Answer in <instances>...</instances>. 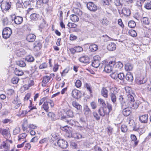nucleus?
Here are the masks:
<instances>
[{
	"mask_svg": "<svg viewBox=\"0 0 151 151\" xmlns=\"http://www.w3.org/2000/svg\"><path fill=\"white\" fill-rule=\"evenodd\" d=\"M109 90L110 91L109 96L111 101L113 103L115 104L116 101V95L118 92V89L116 87H110Z\"/></svg>",
	"mask_w": 151,
	"mask_h": 151,
	"instance_id": "nucleus-1",
	"label": "nucleus"
},
{
	"mask_svg": "<svg viewBox=\"0 0 151 151\" xmlns=\"http://www.w3.org/2000/svg\"><path fill=\"white\" fill-rule=\"evenodd\" d=\"M12 3L9 1L4 2L0 5V7L3 12L7 11L11 8Z\"/></svg>",
	"mask_w": 151,
	"mask_h": 151,
	"instance_id": "nucleus-2",
	"label": "nucleus"
},
{
	"mask_svg": "<svg viewBox=\"0 0 151 151\" xmlns=\"http://www.w3.org/2000/svg\"><path fill=\"white\" fill-rule=\"evenodd\" d=\"M2 134L4 137L6 138L7 143L9 142L10 143H12L10 132L8 129H3L2 131Z\"/></svg>",
	"mask_w": 151,
	"mask_h": 151,
	"instance_id": "nucleus-3",
	"label": "nucleus"
},
{
	"mask_svg": "<svg viewBox=\"0 0 151 151\" xmlns=\"http://www.w3.org/2000/svg\"><path fill=\"white\" fill-rule=\"evenodd\" d=\"M12 33V30L9 27L4 28L2 32V37L4 38L7 39L9 37Z\"/></svg>",
	"mask_w": 151,
	"mask_h": 151,
	"instance_id": "nucleus-4",
	"label": "nucleus"
},
{
	"mask_svg": "<svg viewBox=\"0 0 151 151\" xmlns=\"http://www.w3.org/2000/svg\"><path fill=\"white\" fill-rule=\"evenodd\" d=\"M11 20L14 21V23L17 24H20L23 22V19L22 17L20 16H16L15 14H12L10 16Z\"/></svg>",
	"mask_w": 151,
	"mask_h": 151,
	"instance_id": "nucleus-5",
	"label": "nucleus"
},
{
	"mask_svg": "<svg viewBox=\"0 0 151 151\" xmlns=\"http://www.w3.org/2000/svg\"><path fill=\"white\" fill-rule=\"evenodd\" d=\"M114 61H111L109 63L106 64L104 66V70L107 73L111 72L113 70Z\"/></svg>",
	"mask_w": 151,
	"mask_h": 151,
	"instance_id": "nucleus-6",
	"label": "nucleus"
},
{
	"mask_svg": "<svg viewBox=\"0 0 151 151\" xmlns=\"http://www.w3.org/2000/svg\"><path fill=\"white\" fill-rule=\"evenodd\" d=\"M146 81V76L144 74H141L139 76L137 77L136 79V83L139 84H142Z\"/></svg>",
	"mask_w": 151,
	"mask_h": 151,
	"instance_id": "nucleus-7",
	"label": "nucleus"
},
{
	"mask_svg": "<svg viewBox=\"0 0 151 151\" xmlns=\"http://www.w3.org/2000/svg\"><path fill=\"white\" fill-rule=\"evenodd\" d=\"M61 129L62 131L66 133V135L68 137H72L71 128L66 125L61 127Z\"/></svg>",
	"mask_w": 151,
	"mask_h": 151,
	"instance_id": "nucleus-8",
	"label": "nucleus"
},
{
	"mask_svg": "<svg viewBox=\"0 0 151 151\" xmlns=\"http://www.w3.org/2000/svg\"><path fill=\"white\" fill-rule=\"evenodd\" d=\"M87 7L89 10L93 12L96 11L98 8L97 6L91 2L87 3Z\"/></svg>",
	"mask_w": 151,
	"mask_h": 151,
	"instance_id": "nucleus-9",
	"label": "nucleus"
},
{
	"mask_svg": "<svg viewBox=\"0 0 151 151\" xmlns=\"http://www.w3.org/2000/svg\"><path fill=\"white\" fill-rule=\"evenodd\" d=\"M57 143L58 146L62 148H66L68 146L67 142L63 139L58 140Z\"/></svg>",
	"mask_w": 151,
	"mask_h": 151,
	"instance_id": "nucleus-10",
	"label": "nucleus"
},
{
	"mask_svg": "<svg viewBox=\"0 0 151 151\" xmlns=\"http://www.w3.org/2000/svg\"><path fill=\"white\" fill-rule=\"evenodd\" d=\"M15 109H17L22 105L20 100L17 98H15L12 101Z\"/></svg>",
	"mask_w": 151,
	"mask_h": 151,
	"instance_id": "nucleus-11",
	"label": "nucleus"
},
{
	"mask_svg": "<svg viewBox=\"0 0 151 151\" xmlns=\"http://www.w3.org/2000/svg\"><path fill=\"white\" fill-rule=\"evenodd\" d=\"M83 111L84 114L86 117L89 116L91 113L90 109L86 105H84L83 106Z\"/></svg>",
	"mask_w": 151,
	"mask_h": 151,
	"instance_id": "nucleus-12",
	"label": "nucleus"
},
{
	"mask_svg": "<svg viewBox=\"0 0 151 151\" xmlns=\"http://www.w3.org/2000/svg\"><path fill=\"white\" fill-rule=\"evenodd\" d=\"M148 119V115L147 114H144L141 115L139 117V119L140 121L144 123H145L147 122Z\"/></svg>",
	"mask_w": 151,
	"mask_h": 151,
	"instance_id": "nucleus-13",
	"label": "nucleus"
},
{
	"mask_svg": "<svg viewBox=\"0 0 151 151\" xmlns=\"http://www.w3.org/2000/svg\"><path fill=\"white\" fill-rule=\"evenodd\" d=\"M122 14L124 16L127 17L130 15L131 11L128 8H123L122 10Z\"/></svg>",
	"mask_w": 151,
	"mask_h": 151,
	"instance_id": "nucleus-14",
	"label": "nucleus"
},
{
	"mask_svg": "<svg viewBox=\"0 0 151 151\" xmlns=\"http://www.w3.org/2000/svg\"><path fill=\"white\" fill-rule=\"evenodd\" d=\"M116 47V46L115 43L112 42H110L107 46V49L110 51L115 50Z\"/></svg>",
	"mask_w": 151,
	"mask_h": 151,
	"instance_id": "nucleus-15",
	"label": "nucleus"
},
{
	"mask_svg": "<svg viewBox=\"0 0 151 151\" xmlns=\"http://www.w3.org/2000/svg\"><path fill=\"white\" fill-rule=\"evenodd\" d=\"M36 36L33 34H28L27 37V40L29 42H33L35 41Z\"/></svg>",
	"mask_w": 151,
	"mask_h": 151,
	"instance_id": "nucleus-16",
	"label": "nucleus"
},
{
	"mask_svg": "<svg viewBox=\"0 0 151 151\" xmlns=\"http://www.w3.org/2000/svg\"><path fill=\"white\" fill-rule=\"evenodd\" d=\"M126 107V106H125L123 107V108H122V109H124L122 111V113L124 116H128L130 114L131 112L129 110V109Z\"/></svg>",
	"mask_w": 151,
	"mask_h": 151,
	"instance_id": "nucleus-17",
	"label": "nucleus"
},
{
	"mask_svg": "<svg viewBox=\"0 0 151 151\" xmlns=\"http://www.w3.org/2000/svg\"><path fill=\"white\" fill-rule=\"evenodd\" d=\"M139 103L138 102H135L134 101L131 103H129V105H127V106L129 107L132 109H136L139 106Z\"/></svg>",
	"mask_w": 151,
	"mask_h": 151,
	"instance_id": "nucleus-18",
	"label": "nucleus"
},
{
	"mask_svg": "<svg viewBox=\"0 0 151 151\" xmlns=\"http://www.w3.org/2000/svg\"><path fill=\"white\" fill-rule=\"evenodd\" d=\"M79 60L81 62L85 63H88L89 61V58L86 56L81 57L80 58Z\"/></svg>",
	"mask_w": 151,
	"mask_h": 151,
	"instance_id": "nucleus-19",
	"label": "nucleus"
},
{
	"mask_svg": "<svg viewBox=\"0 0 151 151\" xmlns=\"http://www.w3.org/2000/svg\"><path fill=\"white\" fill-rule=\"evenodd\" d=\"M67 117L66 116H63L61 117V119L62 120H64L65 119V122H66L68 124L71 125H73L75 124V122L73 120L71 119L69 120L66 119Z\"/></svg>",
	"mask_w": 151,
	"mask_h": 151,
	"instance_id": "nucleus-20",
	"label": "nucleus"
},
{
	"mask_svg": "<svg viewBox=\"0 0 151 151\" xmlns=\"http://www.w3.org/2000/svg\"><path fill=\"white\" fill-rule=\"evenodd\" d=\"M106 108H103L102 110L101 111V109L100 108L98 110V112L100 116H104L105 115H107L109 114V112H107V111H106Z\"/></svg>",
	"mask_w": 151,
	"mask_h": 151,
	"instance_id": "nucleus-21",
	"label": "nucleus"
},
{
	"mask_svg": "<svg viewBox=\"0 0 151 151\" xmlns=\"http://www.w3.org/2000/svg\"><path fill=\"white\" fill-rule=\"evenodd\" d=\"M101 95L105 98L108 96V91L105 88H103L101 90Z\"/></svg>",
	"mask_w": 151,
	"mask_h": 151,
	"instance_id": "nucleus-22",
	"label": "nucleus"
},
{
	"mask_svg": "<svg viewBox=\"0 0 151 151\" xmlns=\"http://www.w3.org/2000/svg\"><path fill=\"white\" fill-rule=\"evenodd\" d=\"M124 68L126 71H130L133 69V65L131 63H127L125 65Z\"/></svg>",
	"mask_w": 151,
	"mask_h": 151,
	"instance_id": "nucleus-23",
	"label": "nucleus"
},
{
	"mask_svg": "<svg viewBox=\"0 0 151 151\" xmlns=\"http://www.w3.org/2000/svg\"><path fill=\"white\" fill-rule=\"evenodd\" d=\"M114 64L113 68H115L118 69H121L123 66V65L122 63L120 62H118L115 63L114 61Z\"/></svg>",
	"mask_w": 151,
	"mask_h": 151,
	"instance_id": "nucleus-24",
	"label": "nucleus"
},
{
	"mask_svg": "<svg viewBox=\"0 0 151 151\" xmlns=\"http://www.w3.org/2000/svg\"><path fill=\"white\" fill-rule=\"evenodd\" d=\"M98 49V46L95 44H91L89 47V49L91 52L95 51L97 50Z\"/></svg>",
	"mask_w": 151,
	"mask_h": 151,
	"instance_id": "nucleus-25",
	"label": "nucleus"
},
{
	"mask_svg": "<svg viewBox=\"0 0 151 151\" xmlns=\"http://www.w3.org/2000/svg\"><path fill=\"white\" fill-rule=\"evenodd\" d=\"M80 92L74 89L73 90L72 92V95L73 97L76 99H78V97H79V93Z\"/></svg>",
	"mask_w": 151,
	"mask_h": 151,
	"instance_id": "nucleus-26",
	"label": "nucleus"
},
{
	"mask_svg": "<svg viewBox=\"0 0 151 151\" xmlns=\"http://www.w3.org/2000/svg\"><path fill=\"white\" fill-rule=\"evenodd\" d=\"M126 78L129 82H132L133 80L132 74L131 73L128 72L126 75Z\"/></svg>",
	"mask_w": 151,
	"mask_h": 151,
	"instance_id": "nucleus-27",
	"label": "nucleus"
},
{
	"mask_svg": "<svg viewBox=\"0 0 151 151\" xmlns=\"http://www.w3.org/2000/svg\"><path fill=\"white\" fill-rule=\"evenodd\" d=\"M50 77L49 76H46L44 77L42 81V86H45V84L49 82L50 80Z\"/></svg>",
	"mask_w": 151,
	"mask_h": 151,
	"instance_id": "nucleus-28",
	"label": "nucleus"
},
{
	"mask_svg": "<svg viewBox=\"0 0 151 151\" xmlns=\"http://www.w3.org/2000/svg\"><path fill=\"white\" fill-rule=\"evenodd\" d=\"M128 98L127 99V104L129 105V103H131L132 102L134 101V100L133 96L132 94H129L127 95Z\"/></svg>",
	"mask_w": 151,
	"mask_h": 151,
	"instance_id": "nucleus-29",
	"label": "nucleus"
},
{
	"mask_svg": "<svg viewBox=\"0 0 151 151\" xmlns=\"http://www.w3.org/2000/svg\"><path fill=\"white\" fill-rule=\"evenodd\" d=\"M16 53L18 56H22L25 55V52L23 49L21 48L17 50Z\"/></svg>",
	"mask_w": 151,
	"mask_h": 151,
	"instance_id": "nucleus-30",
	"label": "nucleus"
},
{
	"mask_svg": "<svg viewBox=\"0 0 151 151\" xmlns=\"http://www.w3.org/2000/svg\"><path fill=\"white\" fill-rule=\"evenodd\" d=\"M47 100L45 101L42 105V108L46 112L48 111L49 106Z\"/></svg>",
	"mask_w": 151,
	"mask_h": 151,
	"instance_id": "nucleus-31",
	"label": "nucleus"
},
{
	"mask_svg": "<svg viewBox=\"0 0 151 151\" xmlns=\"http://www.w3.org/2000/svg\"><path fill=\"white\" fill-rule=\"evenodd\" d=\"M142 88L147 91H151V86L149 84L146 83L143 85Z\"/></svg>",
	"mask_w": 151,
	"mask_h": 151,
	"instance_id": "nucleus-32",
	"label": "nucleus"
},
{
	"mask_svg": "<svg viewBox=\"0 0 151 151\" xmlns=\"http://www.w3.org/2000/svg\"><path fill=\"white\" fill-rule=\"evenodd\" d=\"M9 142L10 143L8 142L7 143L6 141V142H4L1 145L5 149L6 151H8L10 149V145L8 144V143Z\"/></svg>",
	"mask_w": 151,
	"mask_h": 151,
	"instance_id": "nucleus-33",
	"label": "nucleus"
},
{
	"mask_svg": "<svg viewBox=\"0 0 151 151\" xmlns=\"http://www.w3.org/2000/svg\"><path fill=\"white\" fill-rule=\"evenodd\" d=\"M30 18L32 20L36 21L39 18V15L35 13H33L30 15Z\"/></svg>",
	"mask_w": 151,
	"mask_h": 151,
	"instance_id": "nucleus-34",
	"label": "nucleus"
},
{
	"mask_svg": "<svg viewBox=\"0 0 151 151\" xmlns=\"http://www.w3.org/2000/svg\"><path fill=\"white\" fill-rule=\"evenodd\" d=\"M74 138H76L78 139H81L84 137L82 136V135L80 133H76L72 134V137Z\"/></svg>",
	"mask_w": 151,
	"mask_h": 151,
	"instance_id": "nucleus-35",
	"label": "nucleus"
},
{
	"mask_svg": "<svg viewBox=\"0 0 151 151\" xmlns=\"http://www.w3.org/2000/svg\"><path fill=\"white\" fill-rule=\"evenodd\" d=\"M72 104L73 106L76 108L77 109L80 110L81 109L82 106L77 102L73 101L72 103Z\"/></svg>",
	"mask_w": 151,
	"mask_h": 151,
	"instance_id": "nucleus-36",
	"label": "nucleus"
},
{
	"mask_svg": "<svg viewBox=\"0 0 151 151\" xmlns=\"http://www.w3.org/2000/svg\"><path fill=\"white\" fill-rule=\"evenodd\" d=\"M70 19L74 22H78L79 20L78 17L76 15H71L70 16Z\"/></svg>",
	"mask_w": 151,
	"mask_h": 151,
	"instance_id": "nucleus-37",
	"label": "nucleus"
},
{
	"mask_svg": "<svg viewBox=\"0 0 151 151\" xmlns=\"http://www.w3.org/2000/svg\"><path fill=\"white\" fill-rule=\"evenodd\" d=\"M119 100L120 102L122 108H123V107L124 106H127V105H126V104L125 102L124 98L122 96H119Z\"/></svg>",
	"mask_w": 151,
	"mask_h": 151,
	"instance_id": "nucleus-38",
	"label": "nucleus"
},
{
	"mask_svg": "<svg viewBox=\"0 0 151 151\" xmlns=\"http://www.w3.org/2000/svg\"><path fill=\"white\" fill-rule=\"evenodd\" d=\"M130 138L134 142V144L135 145H137L138 144V141H137V138L136 136L134 134H131L130 136Z\"/></svg>",
	"mask_w": 151,
	"mask_h": 151,
	"instance_id": "nucleus-39",
	"label": "nucleus"
},
{
	"mask_svg": "<svg viewBox=\"0 0 151 151\" xmlns=\"http://www.w3.org/2000/svg\"><path fill=\"white\" fill-rule=\"evenodd\" d=\"M14 72L15 75L18 76H22L24 74L22 71L18 69L17 68L15 69Z\"/></svg>",
	"mask_w": 151,
	"mask_h": 151,
	"instance_id": "nucleus-40",
	"label": "nucleus"
},
{
	"mask_svg": "<svg viewBox=\"0 0 151 151\" xmlns=\"http://www.w3.org/2000/svg\"><path fill=\"white\" fill-rule=\"evenodd\" d=\"M98 102L102 105L103 108H106V105L105 103V101L103 99H99Z\"/></svg>",
	"mask_w": 151,
	"mask_h": 151,
	"instance_id": "nucleus-41",
	"label": "nucleus"
},
{
	"mask_svg": "<svg viewBox=\"0 0 151 151\" xmlns=\"http://www.w3.org/2000/svg\"><path fill=\"white\" fill-rule=\"evenodd\" d=\"M25 60L28 62H32L34 60V58L32 55H29L25 58Z\"/></svg>",
	"mask_w": 151,
	"mask_h": 151,
	"instance_id": "nucleus-42",
	"label": "nucleus"
},
{
	"mask_svg": "<svg viewBox=\"0 0 151 151\" xmlns=\"http://www.w3.org/2000/svg\"><path fill=\"white\" fill-rule=\"evenodd\" d=\"M17 64L19 66L22 67H24L26 66L25 63L23 60H20L17 62Z\"/></svg>",
	"mask_w": 151,
	"mask_h": 151,
	"instance_id": "nucleus-43",
	"label": "nucleus"
},
{
	"mask_svg": "<svg viewBox=\"0 0 151 151\" xmlns=\"http://www.w3.org/2000/svg\"><path fill=\"white\" fill-rule=\"evenodd\" d=\"M91 65L93 67L97 68L99 66L100 64V61H93Z\"/></svg>",
	"mask_w": 151,
	"mask_h": 151,
	"instance_id": "nucleus-44",
	"label": "nucleus"
},
{
	"mask_svg": "<svg viewBox=\"0 0 151 151\" xmlns=\"http://www.w3.org/2000/svg\"><path fill=\"white\" fill-rule=\"evenodd\" d=\"M144 7L146 9L148 10H150L151 9V0L145 3Z\"/></svg>",
	"mask_w": 151,
	"mask_h": 151,
	"instance_id": "nucleus-45",
	"label": "nucleus"
},
{
	"mask_svg": "<svg viewBox=\"0 0 151 151\" xmlns=\"http://www.w3.org/2000/svg\"><path fill=\"white\" fill-rule=\"evenodd\" d=\"M30 110L27 111V110L21 111H19V114H18V116H25Z\"/></svg>",
	"mask_w": 151,
	"mask_h": 151,
	"instance_id": "nucleus-46",
	"label": "nucleus"
},
{
	"mask_svg": "<svg viewBox=\"0 0 151 151\" xmlns=\"http://www.w3.org/2000/svg\"><path fill=\"white\" fill-rule=\"evenodd\" d=\"M128 25L129 27L130 28H133L134 27L136 26L135 22L133 21H129L128 23Z\"/></svg>",
	"mask_w": 151,
	"mask_h": 151,
	"instance_id": "nucleus-47",
	"label": "nucleus"
},
{
	"mask_svg": "<svg viewBox=\"0 0 151 151\" xmlns=\"http://www.w3.org/2000/svg\"><path fill=\"white\" fill-rule=\"evenodd\" d=\"M93 117L96 120H99L100 118V117L97 112L94 111L93 113Z\"/></svg>",
	"mask_w": 151,
	"mask_h": 151,
	"instance_id": "nucleus-48",
	"label": "nucleus"
},
{
	"mask_svg": "<svg viewBox=\"0 0 151 151\" xmlns=\"http://www.w3.org/2000/svg\"><path fill=\"white\" fill-rule=\"evenodd\" d=\"M34 47L35 48L37 49V50H39L41 47V44L39 42H36L35 43L34 45Z\"/></svg>",
	"mask_w": 151,
	"mask_h": 151,
	"instance_id": "nucleus-49",
	"label": "nucleus"
},
{
	"mask_svg": "<svg viewBox=\"0 0 151 151\" xmlns=\"http://www.w3.org/2000/svg\"><path fill=\"white\" fill-rule=\"evenodd\" d=\"M23 5L24 6L25 8H28L29 10H31V9H31L29 8L30 6V2L29 1H25Z\"/></svg>",
	"mask_w": 151,
	"mask_h": 151,
	"instance_id": "nucleus-50",
	"label": "nucleus"
},
{
	"mask_svg": "<svg viewBox=\"0 0 151 151\" xmlns=\"http://www.w3.org/2000/svg\"><path fill=\"white\" fill-rule=\"evenodd\" d=\"M129 35L135 37L137 35V33L136 31L134 30H130L129 32Z\"/></svg>",
	"mask_w": 151,
	"mask_h": 151,
	"instance_id": "nucleus-51",
	"label": "nucleus"
},
{
	"mask_svg": "<svg viewBox=\"0 0 151 151\" xmlns=\"http://www.w3.org/2000/svg\"><path fill=\"white\" fill-rule=\"evenodd\" d=\"M2 22L4 25H7L9 23L8 19L6 17L3 18L2 19Z\"/></svg>",
	"mask_w": 151,
	"mask_h": 151,
	"instance_id": "nucleus-52",
	"label": "nucleus"
},
{
	"mask_svg": "<svg viewBox=\"0 0 151 151\" xmlns=\"http://www.w3.org/2000/svg\"><path fill=\"white\" fill-rule=\"evenodd\" d=\"M27 136V134L25 133H23L19 134L18 136L19 141L20 140L22 139H23L25 138Z\"/></svg>",
	"mask_w": 151,
	"mask_h": 151,
	"instance_id": "nucleus-53",
	"label": "nucleus"
},
{
	"mask_svg": "<svg viewBox=\"0 0 151 151\" xmlns=\"http://www.w3.org/2000/svg\"><path fill=\"white\" fill-rule=\"evenodd\" d=\"M142 21L143 23L145 24H148L149 23L148 19L146 17H143L142 19Z\"/></svg>",
	"mask_w": 151,
	"mask_h": 151,
	"instance_id": "nucleus-54",
	"label": "nucleus"
},
{
	"mask_svg": "<svg viewBox=\"0 0 151 151\" xmlns=\"http://www.w3.org/2000/svg\"><path fill=\"white\" fill-rule=\"evenodd\" d=\"M126 93H127V95L129 94H132V90L131 88L129 87H126L125 88Z\"/></svg>",
	"mask_w": 151,
	"mask_h": 151,
	"instance_id": "nucleus-55",
	"label": "nucleus"
},
{
	"mask_svg": "<svg viewBox=\"0 0 151 151\" xmlns=\"http://www.w3.org/2000/svg\"><path fill=\"white\" fill-rule=\"evenodd\" d=\"M121 130L123 132H126L127 130V126L125 125H122L121 126Z\"/></svg>",
	"mask_w": 151,
	"mask_h": 151,
	"instance_id": "nucleus-56",
	"label": "nucleus"
},
{
	"mask_svg": "<svg viewBox=\"0 0 151 151\" xmlns=\"http://www.w3.org/2000/svg\"><path fill=\"white\" fill-rule=\"evenodd\" d=\"M145 129L144 127L139 128L138 129V132L140 135L144 133Z\"/></svg>",
	"mask_w": 151,
	"mask_h": 151,
	"instance_id": "nucleus-57",
	"label": "nucleus"
},
{
	"mask_svg": "<svg viewBox=\"0 0 151 151\" xmlns=\"http://www.w3.org/2000/svg\"><path fill=\"white\" fill-rule=\"evenodd\" d=\"M82 83L81 81L79 80H77L75 83V85L77 88H79L81 86Z\"/></svg>",
	"mask_w": 151,
	"mask_h": 151,
	"instance_id": "nucleus-58",
	"label": "nucleus"
},
{
	"mask_svg": "<svg viewBox=\"0 0 151 151\" xmlns=\"http://www.w3.org/2000/svg\"><path fill=\"white\" fill-rule=\"evenodd\" d=\"M117 78H118L120 80H123L124 78V76L123 73H120L118 74Z\"/></svg>",
	"mask_w": 151,
	"mask_h": 151,
	"instance_id": "nucleus-59",
	"label": "nucleus"
},
{
	"mask_svg": "<svg viewBox=\"0 0 151 151\" xmlns=\"http://www.w3.org/2000/svg\"><path fill=\"white\" fill-rule=\"evenodd\" d=\"M20 132V129L19 127H17L13 130V134L14 135H16L19 133Z\"/></svg>",
	"mask_w": 151,
	"mask_h": 151,
	"instance_id": "nucleus-60",
	"label": "nucleus"
},
{
	"mask_svg": "<svg viewBox=\"0 0 151 151\" xmlns=\"http://www.w3.org/2000/svg\"><path fill=\"white\" fill-rule=\"evenodd\" d=\"M18 78L17 77H13L11 80L12 83L14 84H17L18 82Z\"/></svg>",
	"mask_w": 151,
	"mask_h": 151,
	"instance_id": "nucleus-61",
	"label": "nucleus"
},
{
	"mask_svg": "<svg viewBox=\"0 0 151 151\" xmlns=\"http://www.w3.org/2000/svg\"><path fill=\"white\" fill-rule=\"evenodd\" d=\"M43 4L41 0H39L37 2L36 6L38 8L41 7L42 5Z\"/></svg>",
	"mask_w": 151,
	"mask_h": 151,
	"instance_id": "nucleus-62",
	"label": "nucleus"
},
{
	"mask_svg": "<svg viewBox=\"0 0 151 151\" xmlns=\"http://www.w3.org/2000/svg\"><path fill=\"white\" fill-rule=\"evenodd\" d=\"M74 50L76 51V52H78L82 51L83 49L80 46H78L74 47Z\"/></svg>",
	"mask_w": 151,
	"mask_h": 151,
	"instance_id": "nucleus-63",
	"label": "nucleus"
},
{
	"mask_svg": "<svg viewBox=\"0 0 151 151\" xmlns=\"http://www.w3.org/2000/svg\"><path fill=\"white\" fill-rule=\"evenodd\" d=\"M11 122V120L8 119H5L2 120V123L4 124H6L9 123H10Z\"/></svg>",
	"mask_w": 151,
	"mask_h": 151,
	"instance_id": "nucleus-64",
	"label": "nucleus"
}]
</instances>
